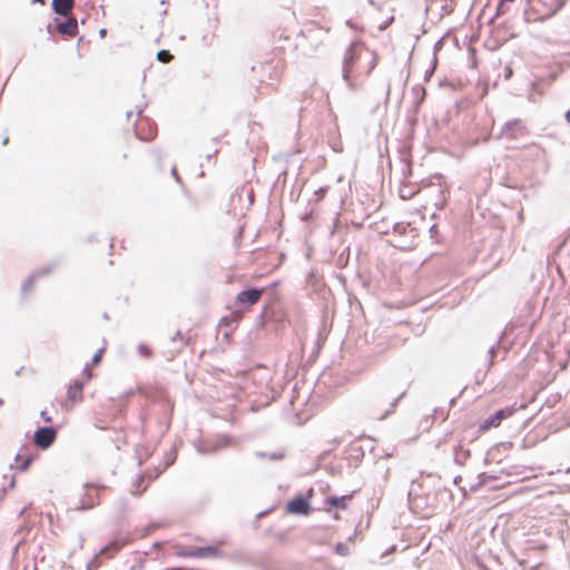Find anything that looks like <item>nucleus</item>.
<instances>
[{"label": "nucleus", "instance_id": "nucleus-26", "mask_svg": "<svg viewBox=\"0 0 570 570\" xmlns=\"http://www.w3.org/2000/svg\"><path fill=\"white\" fill-rule=\"evenodd\" d=\"M566 119L570 124V109L566 114Z\"/></svg>", "mask_w": 570, "mask_h": 570}, {"label": "nucleus", "instance_id": "nucleus-22", "mask_svg": "<svg viewBox=\"0 0 570 570\" xmlns=\"http://www.w3.org/2000/svg\"><path fill=\"white\" fill-rule=\"evenodd\" d=\"M83 374L86 375V381L91 380L92 374H91V372L89 370L85 368Z\"/></svg>", "mask_w": 570, "mask_h": 570}, {"label": "nucleus", "instance_id": "nucleus-9", "mask_svg": "<svg viewBox=\"0 0 570 570\" xmlns=\"http://www.w3.org/2000/svg\"><path fill=\"white\" fill-rule=\"evenodd\" d=\"M77 29L78 22L75 18H69L57 26V30L61 35L75 36L77 33Z\"/></svg>", "mask_w": 570, "mask_h": 570}, {"label": "nucleus", "instance_id": "nucleus-20", "mask_svg": "<svg viewBox=\"0 0 570 570\" xmlns=\"http://www.w3.org/2000/svg\"><path fill=\"white\" fill-rule=\"evenodd\" d=\"M102 352L104 350H99L98 352L95 353V355L92 356V363L94 364H98L102 357Z\"/></svg>", "mask_w": 570, "mask_h": 570}, {"label": "nucleus", "instance_id": "nucleus-12", "mask_svg": "<svg viewBox=\"0 0 570 570\" xmlns=\"http://www.w3.org/2000/svg\"><path fill=\"white\" fill-rule=\"evenodd\" d=\"M350 499L351 495L330 497L326 499V504H330L332 508L345 510L347 508V502Z\"/></svg>", "mask_w": 570, "mask_h": 570}, {"label": "nucleus", "instance_id": "nucleus-32", "mask_svg": "<svg viewBox=\"0 0 570 570\" xmlns=\"http://www.w3.org/2000/svg\"><path fill=\"white\" fill-rule=\"evenodd\" d=\"M29 462H24L23 468L26 469L28 466Z\"/></svg>", "mask_w": 570, "mask_h": 570}, {"label": "nucleus", "instance_id": "nucleus-25", "mask_svg": "<svg viewBox=\"0 0 570 570\" xmlns=\"http://www.w3.org/2000/svg\"><path fill=\"white\" fill-rule=\"evenodd\" d=\"M106 33H107V30H106V29H101V30L99 31V35H100V37H101V38H104V37L106 36Z\"/></svg>", "mask_w": 570, "mask_h": 570}, {"label": "nucleus", "instance_id": "nucleus-4", "mask_svg": "<svg viewBox=\"0 0 570 570\" xmlns=\"http://www.w3.org/2000/svg\"><path fill=\"white\" fill-rule=\"evenodd\" d=\"M218 553L217 548L208 546V547H200L195 548L186 551H181L178 554L181 557H189V558H214Z\"/></svg>", "mask_w": 570, "mask_h": 570}, {"label": "nucleus", "instance_id": "nucleus-11", "mask_svg": "<svg viewBox=\"0 0 570 570\" xmlns=\"http://www.w3.org/2000/svg\"><path fill=\"white\" fill-rule=\"evenodd\" d=\"M50 272V267H43V268H40L38 271H36L33 274H31L28 279H26L23 282V284L21 285V292L23 295L30 293L32 291V283L33 281L40 276V275H43V274H47Z\"/></svg>", "mask_w": 570, "mask_h": 570}, {"label": "nucleus", "instance_id": "nucleus-6", "mask_svg": "<svg viewBox=\"0 0 570 570\" xmlns=\"http://www.w3.org/2000/svg\"><path fill=\"white\" fill-rule=\"evenodd\" d=\"M85 386V382L80 380H76L68 389V401L71 404V407L82 402V390Z\"/></svg>", "mask_w": 570, "mask_h": 570}, {"label": "nucleus", "instance_id": "nucleus-8", "mask_svg": "<svg viewBox=\"0 0 570 570\" xmlns=\"http://www.w3.org/2000/svg\"><path fill=\"white\" fill-rule=\"evenodd\" d=\"M73 3L75 0H52V9L57 14L67 17L71 12Z\"/></svg>", "mask_w": 570, "mask_h": 570}, {"label": "nucleus", "instance_id": "nucleus-16", "mask_svg": "<svg viewBox=\"0 0 570 570\" xmlns=\"http://www.w3.org/2000/svg\"><path fill=\"white\" fill-rule=\"evenodd\" d=\"M364 52L370 57L368 68L366 71V73L370 75L375 69V67L377 65V56L375 52L370 51L367 49L364 50Z\"/></svg>", "mask_w": 570, "mask_h": 570}, {"label": "nucleus", "instance_id": "nucleus-5", "mask_svg": "<svg viewBox=\"0 0 570 570\" xmlns=\"http://www.w3.org/2000/svg\"><path fill=\"white\" fill-rule=\"evenodd\" d=\"M510 414H511V412H509V411H505V410H499V411H497L495 413H493L492 415H490L488 419H485V420L480 424L479 430H480L481 432H485V431H488V430H489V429H491V428L498 426V425H500V423L502 422V420H504L505 417H508Z\"/></svg>", "mask_w": 570, "mask_h": 570}, {"label": "nucleus", "instance_id": "nucleus-29", "mask_svg": "<svg viewBox=\"0 0 570 570\" xmlns=\"http://www.w3.org/2000/svg\"><path fill=\"white\" fill-rule=\"evenodd\" d=\"M7 144H8V137L4 138V140H3V145H7Z\"/></svg>", "mask_w": 570, "mask_h": 570}, {"label": "nucleus", "instance_id": "nucleus-14", "mask_svg": "<svg viewBox=\"0 0 570 570\" xmlns=\"http://www.w3.org/2000/svg\"><path fill=\"white\" fill-rule=\"evenodd\" d=\"M520 129H522L521 122L519 120H512L504 125V131L502 132V135H507L513 138L512 132Z\"/></svg>", "mask_w": 570, "mask_h": 570}, {"label": "nucleus", "instance_id": "nucleus-24", "mask_svg": "<svg viewBox=\"0 0 570 570\" xmlns=\"http://www.w3.org/2000/svg\"><path fill=\"white\" fill-rule=\"evenodd\" d=\"M171 175L178 180L177 169L173 168Z\"/></svg>", "mask_w": 570, "mask_h": 570}, {"label": "nucleus", "instance_id": "nucleus-30", "mask_svg": "<svg viewBox=\"0 0 570 570\" xmlns=\"http://www.w3.org/2000/svg\"><path fill=\"white\" fill-rule=\"evenodd\" d=\"M42 2V0H32V3Z\"/></svg>", "mask_w": 570, "mask_h": 570}, {"label": "nucleus", "instance_id": "nucleus-27", "mask_svg": "<svg viewBox=\"0 0 570 570\" xmlns=\"http://www.w3.org/2000/svg\"><path fill=\"white\" fill-rule=\"evenodd\" d=\"M489 352H490V354H491V355H493V354H494V352H495V347H494V346H492V347L490 348V351H489Z\"/></svg>", "mask_w": 570, "mask_h": 570}, {"label": "nucleus", "instance_id": "nucleus-15", "mask_svg": "<svg viewBox=\"0 0 570 570\" xmlns=\"http://www.w3.org/2000/svg\"><path fill=\"white\" fill-rule=\"evenodd\" d=\"M147 489V484H145L144 476H139L132 483V493L139 494L142 493Z\"/></svg>", "mask_w": 570, "mask_h": 570}, {"label": "nucleus", "instance_id": "nucleus-31", "mask_svg": "<svg viewBox=\"0 0 570 570\" xmlns=\"http://www.w3.org/2000/svg\"><path fill=\"white\" fill-rule=\"evenodd\" d=\"M130 116H131V111H128L127 112V118H130Z\"/></svg>", "mask_w": 570, "mask_h": 570}, {"label": "nucleus", "instance_id": "nucleus-23", "mask_svg": "<svg viewBox=\"0 0 570 570\" xmlns=\"http://www.w3.org/2000/svg\"><path fill=\"white\" fill-rule=\"evenodd\" d=\"M281 458H282V455H278V454H276V453H273V454H271V456H269V459H272V460H278V459H281Z\"/></svg>", "mask_w": 570, "mask_h": 570}, {"label": "nucleus", "instance_id": "nucleus-3", "mask_svg": "<svg viewBox=\"0 0 570 570\" xmlns=\"http://www.w3.org/2000/svg\"><path fill=\"white\" fill-rule=\"evenodd\" d=\"M286 511L291 514L307 515L311 511V505L307 499L297 497L287 503Z\"/></svg>", "mask_w": 570, "mask_h": 570}, {"label": "nucleus", "instance_id": "nucleus-33", "mask_svg": "<svg viewBox=\"0 0 570 570\" xmlns=\"http://www.w3.org/2000/svg\"><path fill=\"white\" fill-rule=\"evenodd\" d=\"M0 404H2V400L0 399Z\"/></svg>", "mask_w": 570, "mask_h": 570}, {"label": "nucleus", "instance_id": "nucleus-7", "mask_svg": "<svg viewBox=\"0 0 570 570\" xmlns=\"http://www.w3.org/2000/svg\"><path fill=\"white\" fill-rule=\"evenodd\" d=\"M261 294L262 291L257 288L245 289L238 293L237 301L240 304L254 305L255 303L258 302Z\"/></svg>", "mask_w": 570, "mask_h": 570}, {"label": "nucleus", "instance_id": "nucleus-28", "mask_svg": "<svg viewBox=\"0 0 570 570\" xmlns=\"http://www.w3.org/2000/svg\"><path fill=\"white\" fill-rule=\"evenodd\" d=\"M334 150H335V151H341V150H342V148H341V147H340V148L334 147Z\"/></svg>", "mask_w": 570, "mask_h": 570}, {"label": "nucleus", "instance_id": "nucleus-19", "mask_svg": "<svg viewBox=\"0 0 570 570\" xmlns=\"http://www.w3.org/2000/svg\"><path fill=\"white\" fill-rule=\"evenodd\" d=\"M138 352L144 357H148L150 355L149 348L146 345H144V344H140L138 346Z\"/></svg>", "mask_w": 570, "mask_h": 570}, {"label": "nucleus", "instance_id": "nucleus-1", "mask_svg": "<svg viewBox=\"0 0 570 570\" xmlns=\"http://www.w3.org/2000/svg\"><path fill=\"white\" fill-rule=\"evenodd\" d=\"M363 51L364 50L362 49L361 45L352 43L345 53L343 60V78L350 88H353V85L350 81L352 69L358 58H361Z\"/></svg>", "mask_w": 570, "mask_h": 570}, {"label": "nucleus", "instance_id": "nucleus-10", "mask_svg": "<svg viewBox=\"0 0 570 570\" xmlns=\"http://www.w3.org/2000/svg\"><path fill=\"white\" fill-rule=\"evenodd\" d=\"M85 489H86V494H85L86 498L81 500L80 505H79V509H82V510L90 509L97 503L96 498L91 494V491L97 490V487L92 483H87V484H85Z\"/></svg>", "mask_w": 570, "mask_h": 570}, {"label": "nucleus", "instance_id": "nucleus-13", "mask_svg": "<svg viewBox=\"0 0 570 570\" xmlns=\"http://www.w3.org/2000/svg\"><path fill=\"white\" fill-rule=\"evenodd\" d=\"M124 546V542H120L118 540H115L110 542L108 546L102 548L100 550L101 556L111 557L115 552H117L121 547Z\"/></svg>", "mask_w": 570, "mask_h": 570}, {"label": "nucleus", "instance_id": "nucleus-17", "mask_svg": "<svg viewBox=\"0 0 570 570\" xmlns=\"http://www.w3.org/2000/svg\"><path fill=\"white\" fill-rule=\"evenodd\" d=\"M157 59L160 62H169L173 59V55L167 50H160L157 52Z\"/></svg>", "mask_w": 570, "mask_h": 570}, {"label": "nucleus", "instance_id": "nucleus-2", "mask_svg": "<svg viewBox=\"0 0 570 570\" xmlns=\"http://www.w3.org/2000/svg\"><path fill=\"white\" fill-rule=\"evenodd\" d=\"M57 432L53 428L45 426L36 430L33 442L40 449H48L56 440Z\"/></svg>", "mask_w": 570, "mask_h": 570}, {"label": "nucleus", "instance_id": "nucleus-21", "mask_svg": "<svg viewBox=\"0 0 570 570\" xmlns=\"http://www.w3.org/2000/svg\"><path fill=\"white\" fill-rule=\"evenodd\" d=\"M40 416L42 417V420H43L46 423H51V422H52L51 416H49V415L47 414V412H46V411H41Z\"/></svg>", "mask_w": 570, "mask_h": 570}, {"label": "nucleus", "instance_id": "nucleus-18", "mask_svg": "<svg viewBox=\"0 0 570 570\" xmlns=\"http://www.w3.org/2000/svg\"><path fill=\"white\" fill-rule=\"evenodd\" d=\"M335 550L341 556H346L348 553V548L345 543H338Z\"/></svg>", "mask_w": 570, "mask_h": 570}]
</instances>
